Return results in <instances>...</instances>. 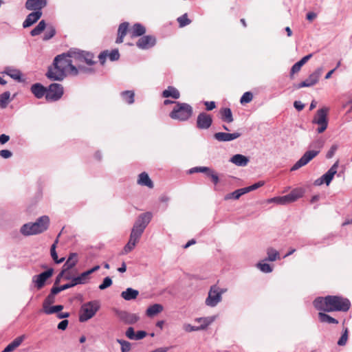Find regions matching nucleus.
I'll return each instance as SVG.
<instances>
[{
  "mask_svg": "<svg viewBox=\"0 0 352 352\" xmlns=\"http://www.w3.org/2000/svg\"><path fill=\"white\" fill-rule=\"evenodd\" d=\"M93 69L82 65H78V69L73 65V60L66 54H62L55 57L53 67L48 69L46 76L53 80H62L67 75L76 76L79 72L90 73Z\"/></svg>",
  "mask_w": 352,
  "mask_h": 352,
  "instance_id": "obj_1",
  "label": "nucleus"
},
{
  "mask_svg": "<svg viewBox=\"0 0 352 352\" xmlns=\"http://www.w3.org/2000/svg\"><path fill=\"white\" fill-rule=\"evenodd\" d=\"M314 307L321 311L346 312L351 307V302L348 298L340 296H327L318 297L313 302Z\"/></svg>",
  "mask_w": 352,
  "mask_h": 352,
  "instance_id": "obj_2",
  "label": "nucleus"
},
{
  "mask_svg": "<svg viewBox=\"0 0 352 352\" xmlns=\"http://www.w3.org/2000/svg\"><path fill=\"white\" fill-rule=\"evenodd\" d=\"M151 219L152 214L149 212L141 214L138 217L133 226L129 242L124 247L123 254H128L135 248Z\"/></svg>",
  "mask_w": 352,
  "mask_h": 352,
  "instance_id": "obj_3",
  "label": "nucleus"
},
{
  "mask_svg": "<svg viewBox=\"0 0 352 352\" xmlns=\"http://www.w3.org/2000/svg\"><path fill=\"white\" fill-rule=\"evenodd\" d=\"M324 146V141L318 139L311 142L310 148L311 150L306 151L304 155L298 160L291 168L292 171L296 170L300 168L307 165L311 160L316 157L320 152Z\"/></svg>",
  "mask_w": 352,
  "mask_h": 352,
  "instance_id": "obj_4",
  "label": "nucleus"
},
{
  "mask_svg": "<svg viewBox=\"0 0 352 352\" xmlns=\"http://www.w3.org/2000/svg\"><path fill=\"white\" fill-rule=\"evenodd\" d=\"M50 225V218L44 215L39 217L36 222L24 224L21 228V232L24 236L41 234L47 230Z\"/></svg>",
  "mask_w": 352,
  "mask_h": 352,
  "instance_id": "obj_5",
  "label": "nucleus"
},
{
  "mask_svg": "<svg viewBox=\"0 0 352 352\" xmlns=\"http://www.w3.org/2000/svg\"><path fill=\"white\" fill-rule=\"evenodd\" d=\"M192 107L190 104L184 102H177L170 113V117L174 120L186 121L192 116Z\"/></svg>",
  "mask_w": 352,
  "mask_h": 352,
  "instance_id": "obj_6",
  "label": "nucleus"
},
{
  "mask_svg": "<svg viewBox=\"0 0 352 352\" xmlns=\"http://www.w3.org/2000/svg\"><path fill=\"white\" fill-rule=\"evenodd\" d=\"M69 56L73 60V63H75V65L78 69V65H81L82 63H85L88 65H93L96 64V61L94 60V54L88 52L74 49L70 50L68 52Z\"/></svg>",
  "mask_w": 352,
  "mask_h": 352,
  "instance_id": "obj_7",
  "label": "nucleus"
},
{
  "mask_svg": "<svg viewBox=\"0 0 352 352\" xmlns=\"http://www.w3.org/2000/svg\"><path fill=\"white\" fill-rule=\"evenodd\" d=\"M99 308L100 304L96 300L90 301L82 305L80 310V322H84L93 318Z\"/></svg>",
  "mask_w": 352,
  "mask_h": 352,
  "instance_id": "obj_8",
  "label": "nucleus"
},
{
  "mask_svg": "<svg viewBox=\"0 0 352 352\" xmlns=\"http://www.w3.org/2000/svg\"><path fill=\"white\" fill-rule=\"evenodd\" d=\"M303 194L304 190L302 188H296L285 196L276 197L271 199L270 201L275 202L280 205H285L296 201L299 198L302 197Z\"/></svg>",
  "mask_w": 352,
  "mask_h": 352,
  "instance_id": "obj_9",
  "label": "nucleus"
},
{
  "mask_svg": "<svg viewBox=\"0 0 352 352\" xmlns=\"http://www.w3.org/2000/svg\"><path fill=\"white\" fill-rule=\"evenodd\" d=\"M329 109L324 107L317 111V113L314 118L313 123H316L319 125L317 129V131L319 133H323L327 128L328 120H327V113Z\"/></svg>",
  "mask_w": 352,
  "mask_h": 352,
  "instance_id": "obj_10",
  "label": "nucleus"
},
{
  "mask_svg": "<svg viewBox=\"0 0 352 352\" xmlns=\"http://www.w3.org/2000/svg\"><path fill=\"white\" fill-rule=\"evenodd\" d=\"M224 292L217 285H212L206 299V304L210 307L216 306L221 300V295Z\"/></svg>",
  "mask_w": 352,
  "mask_h": 352,
  "instance_id": "obj_11",
  "label": "nucleus"
},
{
  "mask_svg": "<svg viewBox=\"0 0 352 352\" xmlns=\"http://www.w3.org/2000/svg\"><path fill=\"white\" fill-rule=\"evenodd\" d=\"M46 100L49 102L59 100L63 94V87L58 83L51 84L47 91Z\"/></svg>",
  "mask_w": 352,
  "mask_h": 352,
  "instance_id": "obj_12",
  "label": "nucleus"
},
{
  "mask_svg": "<svg viewBox=\"0 0 352 352\" xmlns=\"http://www.w3.org/2000/svg\"><path fill=\"white\" fill-rule=\"evenodd\" d=\"M338 164V161L336 162L325 174L315 181L314 184L316 186H320L324 183L327 186H329L337 173Z\"/></svg>",
  "mask_w": 352,
  "mask_h": 352,
  "instance_id": "obj_13",
  "label": "nucleus"
},
{
  "mask_svg": "<svg viewBox=\"0 0 352 352\" xmlns=\"http://www.w3.org/2000/svg\"><path fill=\"white\" fill-rule=\"evenodd\" d=\"M54 270L52 268H50L47 271L43 272L38 275L34 276L32 277V282L34 283L35 287L38 290L42 289L45 286L46 280L52 276Z\"/></svg>",
  "mask_w": 352,
  "mask_h": 352,
  "instance_id": "obj_14",
  "label": "nucleus"
},
{
  "mask_svg": "<svg viewBox=\"0 0 352 352\" xmlns=\"http://www.w3.org/2000/svg\"><path fill=\"white\" fill-rule=\"evenodd\" d=\"M322 73V69L318 68L312 74H311L307 79L299 83L296 87L300 89L302 87H311L316 85L319 81Z\"/></svg>",
  "mask_w": 352,
  "mask_h": 352,
  "instance_id": "obj_15",
  "label": "nucleus"
},
{
  "mask_svg": "<svg viewBox=\"0 0 352 352\" xmlns=\"http://www.w3.org/2000/svg\"><path fill=\"white\" fill-rule=\"evenodd\" d=\"M212 123V116L205 112L200 113L197 118V127L199 129H208Z\"/></svg>",
  "mask_w": 352,
  "mask_h": 352,
  "instance_id": "obj_16",
  "label": "nucleus"
},
{
  "mask_svg": "<svg viewBox=\"0 0 352 352\" xmlns=\"http://www.w3.org/2000/svg\"><path fill=\"white\" fill-rule=\"evenodd\" d=\"M156 43V38L151 35L143 36L138 39L136 45L142 50H147L153 47Z\"/></svg>",
  "mask_w": 352,
  "mask_h": 352,
  "instance_id": "obj_17",
  "label": "nucleus"
},
{
  "mask_svg": "<svg viewBox=\"0 0 352 352\" xmlns=\"http://www.w3.org/2000/svg\"><path fill=\"white\" fill-rule=\"evenodd\" d=\"M198 172L205 173L208 177L211 178L212 182L214 184H217L219 181V177L215 173V172L208 167L199 166V167L192 168L190 170V173H198Z\"/></svg>",
  "mask_w": 352,
  "mask_h": 352,
  "instance_id": "obj_18",
  "label": "nucleus"
},
{
  "mask_svg": "<svg viewBox=\"0 0 352 352\" xmlns=\"http://www.w3.org/2000/svg\"><path fill=\"white\" fill-rule=\"evenodd\" d=\"M118 318L126 324H135L139 320V316L135 314L129 313L126 311H120L118 313Z\"/></svg>",
  "mask_w": 352,
  "mask_h": 352,
  "instance_id": "obj_19",
  "label": "nucleus"
},
{
  "mask_svg": "<svg viewBox=\"0 0 352 352\" xmlns=\"http://www.w3.org/2000/svg\"><path fill=\"white\" fill-rule=\"evenodd\" d=\"M47 6V0H27L25 2V8L28 10L34 12L41 11Z\"/></svg>",
  "mask_w": 352,
  "mask_h": 352,
  "instance_id": "obj_20",
  "label": "nucleus"
},
{
  "mask_svg": "<svg viewBox=\"0 0 352 352\" xmlns=\"http://www.w3.org/2000/svg\"><path fill=\"white\" fill-rule=\"evenodd\" d=\"M241 136V133L236 132L228 133L224 132H218L214 133V138L219 142H229L235 140Z\"/></svg>",
  "mask_w": 352,
  "mask_h": 352,
  "instance_id": "obj_21",
  "label": "nucleus"
},
{
  "mask_svg": "<svg viewBox=\"0 0 352 352\" xmlns=\"http://www.w3.org/2000/svg\"><path fill=\"white\" fill-rule=\"evenodd\" d=\"M42 16V11L37 10L36 12H32L30 13L25 20L23 23V27L24 28L30 27L34 23L39 20V19Z\"/></svg>",
  "mask_w": 352,
  "mask_h": 352,
  "instance_id": "obj_22",
  "label": "nucleus"
},
{
  "mask_svg": "<svg viewBox=\"0 0 352 352\" xmlns=\"http://www.w3.org/2000/svg\"><path fill=\"white\" fill-rule=\"evenodd\" d=\"M129 23L124 22L120 24L118 30V36L116 41V43H122L124 41V37L126 35L127 32L129 33Z\"/></svg>",
  "mask_w": 352,
  "mask_h": 352,
  "instance_id": "obj_23",
  "label": "nucleus"
},
{
  "mask_svg": "<svg viewBox=\"0 0 352 352\" xmlns=\"http://www.w3.org/2000/svg\"><path fill=\"white\" fill-rule=\"evenodd\" d=\"M47 89L40 83H36L32 85L31 91L37 98H41L46 96Z\"/></svg>",
  "mask_w": 352,
  "mask_h": 352,
  "instance_id": "obj_24",
  "label": "nucleus"
},
{
  "mask_svg": "<svg viewBox=\"0 0 352 352\" xmlns=\"http://www.w3.org/2000/svg\"><path fill=\"white\" fill-rule=\"evenodd\" d=\"M145 32V28L140 23L134 24L129 30V34L131 38L142 36Z\"/></svg>",
  "mask_w": 352,
  "mask_h": 352,
  "instance_id": "obj_25",
  "label": "nucleus"
},
{
  "mask_svg": "<svg viewBox=\"0 0 352 352\" xmlns=\"http://www.w3.org/2000/svg\"><path fill=\"white\" fill-rule=\"evenodd\" d=\"M25 336L22 335L16 338L12 342H10L1 352H12L18 346L21 345L22 342L24 340Z\"/></svg>",
  "mask_w": 352,
  "mask_h": 352,
  "instance_id": "obj_26",
  "label": "nucleus"
},
{
  "mask_svg": "<svg viewBox=\"0 0 352 352\" xmlns=\"http://www.w3.org/2000/svg\"><path fill=\"white\" fill-rule=\"evenodd\" d=\"M138 184L141 186H147L149 188H153L154 185L151 179H150L148 175L143 172L139 175Z\"/></svg>",
  "mask_w": 352,
  "mask_h": 352,
  "instance_id": "obj_27",
  "label": "nucleus"
},
{
  "mask_svg": "<svg viewBox=\"0 0 352 352\" xmlns=\"http://www.w3.org/2000/svg\"><path fill=\"white\" fill-rule=\"evenodd\" d=\"M78 262V254L76 253H71L63 265V269L66 272L73 268Z\"/></svg>",
  "mask_w": 352,
  "mask_h": 352,
  "instance_id": "obj_28",
  "label": "nucleus"
},
{
  "mask_svg": "<svg viewBox=\"0 0 352 352\" xmlns=\"http://www.w3.org/2000/svg\"><path fill=\"white\" fill-rule=\"evenodd\" d=\"M230 162L239 166H245L248 164L249 159L241 154H236L232 157Z\"/></svg>",
  "mask_w": 352,
  "mask_h": 352,
  "instance_id": "obj_29",
  "label": "nucleus"
},
{
  "mask_svg": "<svg viewBox=\"0 0 352 352\" xmlns=\"http://www.w3.org/2000/svg\"><path fill=\"white\" fill-rule=\"evenodd\" d=\"M163 98H173L174 99H178L180 97L179 91L174 87L168 86L166 89L162 92Z\"/></svg>",
  "mask_w": 352,
  "mask_h": 352,
  "instance_id": "obj_30",
  "label": "nucleus"
},
{
  "mask_svg": "<svg viewBox=\"0 0 352 352\" xmlns=\"http://www.w3.org/2000/svg\"><path fill=\"white\" fill-rule=\"evenodd\" d=\"M138 294V290L129 287L121 293V296L126 300H131L135 299Z\"/></svg>",
  "mask_w": 352,
  "mask_h": 352,
  "instance_id": "obj_31",
  "label": "nucleus"
},
{
  "mask_svg": "<svg viewBox=\"0 0 352 352\" xmlns=\"http://www.w3.org/2000/svg\"><path fill=\"white\" fill-rule=\"evenodd\" d=\"M58 291L56 292L55 286H53L51 289L50 294L46 297L43 303V309L50 306L55 302V295L58 294Z\"/></svg>",
  "mask_w": 352,
  "mask_h": 352,
  "instance_id": "obj_32",
  "label": "nucleus"
},
{
  "mask_svg": "<svg viewBox=\"0 0 352 352\" xmlns=\"http://www.w3.org/2000/svg\"><path fill=\"white\" fill-rule=\"evenodd\" d=\"M318 319L322 323H328V324H338V320L331 316L327 314L324 311H321L318 313Z\"/></svg>",
  "mask_w": 352,
  "mask_h": 352,
  "instance_id": "obj_33",
  "label": "nucleus"
},
{
  "mask_svg": "<svg viewBox=\"0 0 352 352\" xmlns=\"http://www.w3.org/2000/svg\"><path fill=\"white\" fill-rule=\"evenodd\" d=\"M215 320L214 316H210V317H205V318H197L195 320L197 322L200 323V326L198 327L199 328V330L205 329L209 326L210 324H212Z\"/></svg>",
  "mask_w": 352,
  "mask_h": 352,
  "instance_id": "obj_34",
  "label": "nucleus"
},
{
  "mask_svg": "<svg viewBox=\"0 0 352 352\" xmlns=\"http://www.w3.org/2000/svg\"><path fill=\"white\" fill-rule=\"evenodd\" d=\"M60 236V233L58 234L57 238L56 239L55 241L52 244L50 248V254L51 256L56 263H61L65 261V258H61L60 259L58 258V255L56 251V245L58 243V238Z\"/></svg>",
  "mask_w": 352,
  "mask_h": 352,
  "instance_id": "obj_35",
  "label": "nucleus"
},
{
  "mask_svg": "<svg viewBox=\"0 0 352 352\" xmlns=\"http://www.w3.org/2000/svg\"><path fill=\"white\" fill-rule=\"evenodd\" d=\"M221 119L226 122L230 123L233 121L232 113L230 108L221 109L219 111Z\"/></svg>",
  "mask_w": 352,
  "mask_h": 352,
  "instance_id": "obj_36",
  "label": "nucleus"
},
{
  "mask_svg": "<svg viewBox=\"0 0 352 352\" xmlns=\"http://www.w3.org/2000/svg\"><path fill=\"white\" fill-rule=\"evenodd\" d=\"M163 311V306L160 304H154L146 309V315L148 317H153Z\"/></svg>",
  "mask_w": 352,
  "mask_h": 352,
  "instance_id": "obj_37",
  "label": "nucleus"
},
{
  "mask_svg": "<svg viewBox=\"0 0 352 352\" xmlns=\"http://www.w3.org/2000/svg\"><path fill=\"white\" fill-rule=\"evenodd\" d=\"M245 193H247V192H246L245 188H240V189H238V190L234 191L233 192L226 195L225 197V199L226 200L231 199H239V197L241 196H242L243 195H244Z\"/></svg>",
  "mask_w": 352,
  "mask_h": 352,
  "instance_id": "obj_38",
  "label": "nucleus"
},
{
  "mask_svg": "<svg viewBox=\"0 0 352 352\" xmlns=\"http://www.w3.org/2000/svg\"><path fill=\"white\" fill-rule=\"evenodd\" d=\"M5 73L9 76H10L12 78L16 80L19 82L22 81L21 73L18 69L8 68L6 69Z\"/></svg>",
  "mask_w": 352,
  "mask_h": 352,
  "instance_id": "obj_39",
  "label": "nucleus"
},
{
  "mask_svg": "<svg viewBox=\"0 0 352 352\" xmlns=\"http://www.w3.org/2000/svg\"><path fill=\"white\" fill-rule=\"evenodd\" d=\"M46 23L44 20L41 21L30 32V34L32 36H35L41 34V32L45 29Z\"/></svg>",
  "mask_w": 352,
  "mask_h": 352,
  "instance_id": "obj_40",
  "label": "nucleus"
},
{
  "mask_svg": "<svg viewBox=\"0 0 352 352\" xmlns=\"http://www.w3.org/2000/svg\"><path fill=\"white\" fill-rule=\"evenodd\" d=\"M90 274L88 271L82 272L80 275L74 278V281L77 285L78 284H85L87 283L90 278Z\"/></svg>",
  "mask_w": 352,
  "mask_h": 352,
  "instance_id": "obj_41",
  "label": "nucleus"
},
{
  "mask_svg": "<svg viewBox=\"0 0 352 352\" xmlns=\"http://www.w3.org/2000/svg\"><path fill=\"white\" fill-rule=\"evenodd\" d=\"M121 96L126 103L131 104L134 102L135 94L133 91H124L122 92Z\"/></svg>",
  "mask_w": 352,
  "mask_h": 352,
  "instance_id": "obj_42",
  "label": "nucleus"
},
{
  "mask_svg": "<svg viewBox=\"0 0 352 352\" xmlns=\"http://www.w3.org/2000/svg\"><path fill=\"white\" fill-rule=\"evenodd\" d=\"M10 94L6 91L0 95V107L6 108L8 104Z\"/></svg>",
  "mask_w": 352,
  "mask_h": 352,
  "instance_id": "obj_43",
  "label": "nucleus"
},
{
  "mask_svg": "<svg viewBox=\"0 0 352 352\" xmlns=\"http://www.w3.org/2000/svg\"><path fill=\"white\" fill-rule=\"evenodd\" d=\"M63 309V306L59 305H55V306H52V307L49 306L47 308L44 309L43 311L45 314H46L47 315H50V314H53L54 313H58Z\"/></svg>",
  "mask_w": 352,
  "mask_h": 352,
  "instance_id": "obj_44",
  "label": "nucleus"
},
{
  "mask_svg": "<svg viewBox=\"0 0 352 352\" xmlns=\"http://www.w3.org/2000/svg\"><path fill=\"white\" fill-rule=\"evenodd\" d=\"M267 260L270 261H274L278 258L279 253L274 248H268L267 251Z\"/></svg>",
  "mask_w": 352,
  "mask_h": 352,
  "instance_id": "obj_45",
  "label": "nucleus"
},
{
  "mask_svg": "<svg viewBox=\"0 0 352 352\" xmlns=\"http://www.w3.org/2000/svg\"><path fill=\"white\" fill-rule=\"evenodd\" d=\"M177 20L179 24L180 28H183L186 25H188L191 23V20L188 19L187 13H185L181 16L178 17Z\"/></svg>",
  "mask_w": 352,
  "mask_h": 352,
  "instance_id": "obj_46",
  "label": "nucleus"
},
{
  "mask_svg": "<svg viewBox=\"0 0 352 352\" xmlns=\"http://www.w3.org/2000/svg\"><path fill=\"white\" fill-rule=\"evenodd\" d=\"M56 34V30L53 26H49L44 34L43 40L47 41L52 38Z\"/></svg>",
  "mask_w": 352,
  "mask_h": 352,
  "instance_id": "obj_47",
  "label": "nucleus"
},
{
  "mask_svg": "<svg viewBox=\"0 0 352 352\" xmlns=\"http://www.w3.org/2000/svg\"><path fill=\"white\" fill-rule=\"evenodd\" d=\"M117 342L121 345L122 352H129L131 350V343L123 340L118 339Z\"/></svg>",
  "mask_w": 352,
  "mask_h": 352,
  "instance_id": "obj_48",
  "label": "nucleus"
},
{
  "mask_svg": "<svg viewBox=\"0 0 352 352\" xmlns=\"http://www.w3.org/2000/svg\"><path fill=\"white\" fill-rule=\"evenodd\" d=\"M348 337H349V331H348V329L346 328L344 329L342 335L338 340V344L339 346H344L346 344V342L348 340Z\"/></svg>",
  "mask_w": 352,
  "mask_h": 352,
  "instance_id": "obj_49",
  "label": "nucleus"
},
{
  "mask_svg": "<svg viewBox=\"0 0 352 352\" xmlns=\"http://www.w3.org/2000/svg\"><path fill=\"white\" fill-rule=\"evenodd\" d=\"M252 99H253L252 94L250 91H247V92L244 93L243 95L242 96V97L241 98L240 102L241 104H246V103L251 102L252 100Z\"/></svg>",
  "mask_w": 352,
  "mask_h": 352,
  "instance_id": "obj_50",
  "label": "nucleus"
},
{
  "mask_svg": "<svg viewBox=\"0 0 352 352\" xmlns=\"http://www.w3.org/2000/svg\"><path fill=\"white\" fill-rule=\"evenodd\" d=\"M77 284L74 281V278H72V282L69 283L61 285L60 287L55 286L56 292L58 291V292H62L63 290H65V289H67L69 288H71V287H74V286H75Z\"/></svg>",
  "mask_w": 352,
  "mask_h": 352,
  "instance_id": "obj_51",
  "label": "nucleus"
},
{
  "mask_svg": "<svg viewBox=\"0 0 352 352\" xmlns=\"http://www.w3.org/2000/svg\"><path fill=\"white\" fill-rule=\"evenodd\" d=\"M113 282L110 277L107 276L104 278L102 283L99 285L100 290H104L112 285Z\"/></svg>",
  "mask_w": 352,
  "mask_h": 352,
  "instance_id": "obj_52",
  "label": "nucleus"
},
{
  "mask_svg": "<svg viewBox=\"0 0 352 352\" xmlns=\"http://www.w3.org/2000/svg\"><path fill=\"white\" fill-rule=\"evenodd\" d=\"M258 267L265 273H270L272 271V267L267 263H259L257 264Z\"/></svg>",
  "mask_w": 352,
  "mask_h": 352,
  "instance_id": "obj_53",
  "label": "nucleus"
},
{
  "mask_svg": "<svg viewBox=\"0 0 352 352\" xmlns=\"http://www.w3.org/2000/svg\"><path fill=\"white\" fill-rule=\"evenodd\" d=\"M65 273H66V271L63 269L62 271L57 276V277H56V278L55 280L54 285V286H56L60 283V280H61V278L63 277H64L65 279H66V280L70 279L69 276L66 275Z\"/></svg>",
  "mask_w": 352,
  "mask_h": 352,
  "instance_id": "obj_54",
  "label": "nucleus"
},
{
  "mask_svg": "<svg viewBox=\"0 0 352 352\" xmlns=\"http://www.w3.org/2000/svg\"><path fill=\"white\" fill-rule=\"evenodd\" d=\"M264 185V182L260 181L257 183H255L254 184L248 187H245V189L246 190V192H249L250 191L254 190Z\"/></svg>",
  "mask_w": 352,
  "mask_h": 352,
  "instance_id": "obj_55",
  "label": "nucleus"
},
{
  "mask_svg": "<svg viewBox=\"0 0 352 352\" xmlns=\"http://www.w3.org/2000/svg\"><path fill=\"white\" fill-rule=\"evenodd\" d=\"M111 60H117L120 58V54L118 50H113L110 53H108V56Z\"/></svg>",
  "mask_w": 352,
  "mask_h": 352,
  "instance_id": "obj_56",
  "label": "nucleus"
},
{
  "mask_svg": "<svg viewBox=\"0 0 352 352\" xmlns=\"http://www.w3.org/2000/svg\"><path fill=\"white\" fill-rule=\"evenodd\" d=\"M302 67L298 62L296 63L292 67L290 71V77L292 78L294 74L298 73Z\"/></svg>",
  "mask_w": 352,
  "mask_h": 352,
  "instance_id": "obj_57",
  "label": "nucleus"
},
{
  "mask_svg": "<svg viewBox=\"0 0 352 352\" xmlns=\"http://www.w3.org/2000/svg\"><path fill=\"white\" fill-rule=\"evenodd\" d=\"M126 336L130 340H134L135 336V333L134 331V329L133 327H129L126 331Z\"/></svg>",
  "mask_w": 352,
  "mask_h": 352,
  "instance_id": "obj_58",
  "label": "nucleus"
},
{
  "mask_svg": "<svg viewBox=\"0 0 352 352\" xmlns=\"http://www.w3.org/2000/svg\"><path fill=\"white\" fill-rule=\"evenodd\" d=\"M147 333L146 331H138L136 333H135V339L134 340H142L144 338H145L146 336Z\"/></svg>",
  "mask_w": 352,
  "mask_h": 352,
  "instance_id": "obj_59",
  "label": "nucleus"
},
{
  "mask_svg": "<svg viewBox=\"0 0 352 352\" xmlns=\"http://www.w3.org/2000/svg\"><path fill=\"white\" fill-rule=\"evenodd\" d=\"M184 329L187 332L199 331V328L198 327H194L190 324H184Z\"/></svg>",
  "mask_w": 352,
  "mask_h": 352,
  "instance_id": "obj_60",
  "label": "nucleus"
},
{
  "mask_svg": "<svg viewBox=\"0 0 352 352\" xmlns=\"http://www.w3.org/2000/svg\"><path fill=\"white\" fill-rule=\"evenodd\" d=\"M108 56V51H104L98 56L99 60L102 65H104L106 58Z\"/></svg>",
  "mask_w": 352,
  "mask_h": 352,
  "instance_id": "obj_61",
  "label": "nucleus"
},
{
  "mask_svg": "<svg viewBox=\"0 0 352 352\" xmlns=\"http://www.w3.org/2000/svg\"><path fill=\"white\" fill-rule=\"evenodd\" d=\"M12 152L9 150H1L0 151V156L3 158L7 159L12 156Z\"/></svg>",
  "mask_w": 352,
  "mask_h": 352,
  "instance_id": "obj_62",
  "label": "nucleus"
},
{
  "mask_svg": "<svg viewBox=\"0 0 352 352\" xmlns=\"http://www.w3.org/2000/svg\"><path fill=\"white\" fill-rule=\"evenodd\" d=\"M204 104L206 106V110H208V111H211V110L214 109L216 107L215 102H213V101L205 102Z\"/></svg>",
  "mask_w": 352,
  "mask_h": 352,
  "instance_id": "obj_63",
  "label": "nucleus"
},
{
  "mask_svg": "<svg viewBox=\"0 0 352 352\" xmlns=\"http://www.w3.org/2000/svg\"><path fill=\"white\" fill-rule=\"evenodd\" d=\"M337 149H338V146L336 145H333L331 147V148L329 149V151L327 152V157L331 158L333 156V155Z\"/></svg>",
  "mask_w": 352,
  "mask_h": 352,
  "instance_id": "obj_64",
  "label": "nucleus"
}]
</instances>
